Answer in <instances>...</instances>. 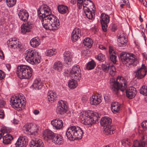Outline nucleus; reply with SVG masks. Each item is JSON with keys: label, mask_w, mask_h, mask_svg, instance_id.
<instances>
[{"label": "nucleus", "mask_w": 147, "mask_h": 147, "mask_svg": "<svg viewBox=\"0 0 147 147\" xmlns=\"http://www.w3.org/2000/svg\"><path fill=\"white\" fill-rule=\"evenodd\" d=\"M116 53L112 54L109 55V59L114 64H116L117 61V57Z\"/></svg>", "instance_id": "obj_47"}, {"label": "nucleus", "mask_w": 147, "mask_h": 147, "mask_svg": "<svg viewBox=\"0 0 147 147\" xmlns=\"http://www.w3.org/2000/svg\"><path fill=\"white\" fill-rule=\"evenodd\" d=\"M135 78L138 80L144 78L147 75V68L145 64H142L141 67L137 69L134 71Z\"/></svg>", "instance_id": "obj_11"}, {"label": "nucleus", "mask_w": 147, "mask_h": 147, "mask_svg": "<svg viewBox=\"0 0 147 147\" xmlns=\"http://www.w3.org/2000/svg\"><path fill=\"white\" fill-rule=\"evenodd\" d=\"M81 30L79 28H75L72 32L71 35V39L73 42L77 41L80 36H81Z\"/></svg>", "instance_id": "obj_23"}, {"label": "nucleus", "mask_w": 147, "mask_h": 147, "mask_svg": "<svg viewBox=\"0 0 147 147\" xmlns=\"http://www.w3.org/2000/svg\"><path fill=\"white\" fill-rule=\"evenodd\" d=\"M28 144L26 136H22L19 137L15 144L16 147H26Z\"/></svg>", "instance_id": "obj_15"}, {"label": "nucleus", "mask_w": 147, "mask_h": 147, "mask_svg": "<svg viewBox=\"0 0 147 147\" xmlns=\"http://www.w3.org/2000/svg\"><path fill=\"white\" fill-rule=\"evenodd\" d=\"M37 13L39 18L41 20L42 25L44 22L47 21V20L53 15L51 14V10L50 7L45 4L40 6L37 10Z\"/></svg>", "instance_id": "obj_4"}, {"label": "nucleus", "mask_w": 147, "mask_h": 147, "mask_svg": "<svg viewBox=\"0 0 147 147\" xmlns=\"http://www.w3.org/2000/svg\"><path fill=\"white\" fill-rule=\"evenodd\" d=\"M121 105L118 102H114L111 103V108L112 111L114 113H119L121 110Z\"/></svg>", "instance_id": "obj_22"}, {"label": "nucleus", "mask_w": 147, "mask_h": 147, "mask_svg": "<svg viewBox=\"0 0 147 147\" xmlns=\"http://www.w3.org/2000/svg\"><path fill=\"white\" fill-rule=\"evenodd\" d=\"M141 126L144 131H147V120L142 122L141 123Z\"/></svg>", "instance_id": "obj_50"}, {"label": "nucleus", "mask_w": 147, "mask_h": 147, "mask_svg": "<svg viewBox=\"0 0 147 147\" xmlns=\"http://www.w3.org/2000/svg\"><path fill=\"white\" fill-rule=\"evenodd\" d=\"M96 65L95 62L93 60L89 62L86 65V68L88 70L93 69Z\"/></svg>", "instance_id": "obj_41"}, {"label": "nucleus", "mask_w": 147, "mask_h": 147, "mask_svg": "<svg viewBox=\"0 0 147 147\" xmlns=\"http://www.w3.org/2000/svg\"><path fill=\"white\" fill-rule=\"evenodd\" d=\"M57 9L59 13L61 14H65L69 13L68 7L64 5H59L57 6Z\"/></svg>", "instance_id": "obj_31"}, {"label": "nucleus", "mask_w": 147, "mask_h": 147, "mask_svg": "<svg viewBox=\"0 0 147 147\" xmlns=\"http://www.w3.org/2000/svg\"><path fill=\"white\" fill-rule=\"evenodd\" d=\"M30 147H44V145L41 140L34 139L30 142Z\"/></svg>", "instance_id": "obj_21"}, {"label": "nucleus", "mask_w": 147, "mask_h": 147, "mask_svg": "<svg viewBox=\"0 0 147 147\" xmlns=\"http://www.w3.org/2000/svg\"><path fill=\"white\" fill-rule=\"evenodd\" d=\"M116 52L113 49L112 47H109V55L116 53Z\"/></svg>", "instance_id": "obj_60"}, {"label": "nucleus", "mask_w": 147, "mask_h": 147, "mask_svg": "<svg viewBox=\"0 0 147 147\" xmlns=\"http://www.w3.org/2000/svg\"><path fill=\"white\" fill-rule=\"evenodd\" d=\"M5 76V74L2 70H0V80L4 79Z\"/></svg>", "instance_id": "obj_52"}, {"label": "nucleus", "mask_w": 147, "mask_h": 147, "mask_svg": "<svg viewBox=\"0 0 147 147\" xmlns=\"http://www.w3.org/2000/svg\"><path fill=\"white\" fill-rule=\"evenodd\" d=\"M70 76L76 80H80L81 76V71L79 65H75L69 73Z\"/></svg>", "instance_id": "obj_12"}, {"label": "nucleus", "mask_w": 147, "mask_h": 147, "mask_svg": "<svg viewBox=\"0 0 147 147\" xmlns=\"http://www.w3.org/2000/svg\"><path fill=\"white\" fill-rule=\"evenodd\" d=\"M125 34L123 32H121L119 33V36H118V39L121 38H127L125 36Z\"/></svg>", "instance_id": "obj_56"}, {"label": "nucleus", "mask_w": 147, "mask_h": 147, "mask_svg": "<svg viewBox=\"0 0 147 147\" xmlns=\"http://www.w3.org/2000/svg\"><path fill=\"white\" fill-rule=\"evenodd\" d=\"M47 94L48 100L51 103L55 101L57 99V97L55 92L50 91L48 92Z\"/></svg>", "instance_id": "obj_28"}, {"label": "nucleus", "mask_w": 147, "mask_h": 147, "mask_svg": "<svg viewBox=\"0 0 147 147\" xmlns=\"http://www.w3.org/2000/svg\"><path fill=\"white\" fill-rule=\"evenodd\" d=\"M7 3V5L9 7L13 6L16 4V0H3Z\"/></svg>", "instance_id": "obj_46"}, {"label": "nucleus", "mask_w": 147, "mask_h": 147, "mask_svg": "<svg viewBox=\"0 0 147 147\" xmlns=\"http://www.w3.org/2000/svg\"><path fill=\"white\" fill-rule=\"evenodd\" d=\"M15 48L16 49H19L20 50H22L23 47L22 45L19 42L18 43Z\"/></svg>", "instance_id": "obj_62"}, {"label": "nucleus", "mask_w": 147, "mask_h": 147, "mask_svg": "<svg viewBox=\"0 0 147 147\" xmlns=\"http://www.w3.org/2000/svg\"><path fill=\"white\" fill-rule=\"evenodd\" d=\"M18 16L20 19L24 22H28L29 15L27 11L25 9H22L18 13Z\"/></svg>", "instance_id": "obj_16"}, {"label": "nucleus", "mask_w": 147, "mask_h": 147, "mask_svg": "<svg viewBox=\"0 0 147 147\" xmlns=\"http://www.w3.org/2000/svg\"><path fill=\"white\" fill-rule=\"evenodd\" d=\"M55 134L51 130L46 129L43 132L42 136L44 140L47 141L52 140Z\"/></svg>", "instance_id": "obj_19"}, {"label": "nucleus", "mask_w": 147, "mask_h": 147, "mask_svg": "<svg viewBox=\"0 0 147 147\" xmlns=\"http://www.w3.org/2000/svg\"><path fill=\"white\" fill-rule=\"evenodd\" d=\"M145 139V136H143L140 140L134 141L132 147H144L145 145L147 144V136H146V139L144 140Z\"/></svg>", "instance_id": "obj_17"}, {"label": "nucleus", "mask_w": 147, "mask_h": 147, "mask_svg": "<svg viewBox=\"0 0 147 147\" xmlns=\"http://www.w3.org/2000/svg\"><path fill=\"white\" fill-rule=\"evenodd\" d=\"M47 21L44 22L43 27L46 30H57L60 25V21L54 15H52L51 17L47 20Z\"/></svg>", "instance_id": "obj_5"}, {"label": "nucleus", "mask_w": 147, "mask_h": 147, "mask_svg": "<svg viewBox=\"0 0 147 147\" xmlns=\"http://www.w3.org/2000/svg\"><path fill=\"white\" fill-rule=\"evenodd\" d=\"M18 97L16 96H12L10 100V102L11 104V106L13 107H15L18 110H21L22 108H24L26 103L24 102V100L21 98Z\"/></svg>", "instance_id": "obj_8"}, {"label": "nucleus", "mask_w": 147, "mask_h": 147, "mask_svg": "<svg viewBox=\"0 0 147 147\" xmlns=\"http://www.w3.org/2000/svg\"><path fill=\"white\" fill-rule=\"evenodd\" d=\"M72 78L71 80H69L68 85L70 89H73L75 88L77 86V82L79 81L80 80H76L74 79V78Z\"/></svg>", "instance_id": "obj_37"}, {"label": "nucleus", "mask_w": 147, "mask_h": 147, "mask_svg": "<svg viewBox=\"0 0 147 147\" xmlns=\"http://www.w3.org/2000/svg\"><path fill=\"white\" fill-rule=\"evenodd\" d=\"M116 127L114 125H110L106 126L104 128V134L106 135H111L115 132Z\"/></svg>", "instance_id": "obj_20"}, {"label": "nucleus", "mask_w": 147, "mask_h": 147, "mask_svg": "<svg viewBox=\"0 0 147 147\" xmlns=\"http://www.w3.org/2000/svg\"><path fill=\"white\" fill-rule=\"evenodd\" d=\"M111 119L108 117H104L101 118L100 121V124L102 126L105 128L106 126L110 125L112 123Z\"/></svg>", "instance_id": "obj_26"}, {"label": "nucleus", "mask_w": 147, "mask_h": 147, "mask_svg": "<svg viewBox=\"0 0 147 147\" xmlns=\"http://www.w3.org/2000/svg\"><path fill=\"white\" fill-rule=\"evenodd\" d=\"M88 6H89L90 9H91L93 11V12H94V13L95 12V7H94L95 5L94 3H93L92 4H90L89 5H88Z\"/></svg>", "instance_id": "obj_53"}, {"label": "nucleus", "mask_w": 147, "mask_h": 147, "mask_svg": "<svg viewBox=\"0 0 147 147\" xmlns=\"http://www.w3.org/2000/svg\"><path fill=\"white\" fill-rule=\"evenodd\" d=\"M13 139L11 135L7 134L3 137V143L5 144H8L10 143L11 141Z\"/></svg>", "instance_id": "obj_36"}, {"label": "nucleus", "mask_w": 147, "mask_h": 147, "mask_svg": "<svg viewBox=\"0 0 147 147\" xmlns=\"http://www.w3.org/2000/svg\"><path fill=\"white\" fill-rule=\"evenodd\" d=\"M18 42H19V41L18 40L17 38H10L7 41V44L8 47L10 45L11 48H13V47L15 48L16 45Z\"/></svg>", "instance_id": "obj_35"}, {"label": "nucleus", "mask_w": 147, "mask_h": 147, "mask_svg": "<svg viewBox=\"0 0 147 147\" xmlns=\"http://www.w3.org/2000/svg\"><path fill=\"white\" fill-rule=\"evenodd\" d=\"M33 27V25L29 21L24 23L20 27V32L24 34L30 32Z\"/></svg>", "instance_id": "obj_14"}, {"label": "nucleus", "mask_w": 147, "mask_h": 147, "mask_svg": "<svg viewBox=\"0 0 147 147\" xmlns=\"http://www.w3.org/2000/svg\"><path fill=\"white\" fill-rule=\"evenodd\" d=\"M123 142L124 143H125V144H127L129 145H130L131 144L130 142V140H129L128 138H126L124 139L123 140Z\"/></svg>", "instance_id": "obj_63"}, {"label": "nucleus", "mask_w": 147, "mask_h": 147, "mask_svg": "<svg viewBox=\"0 0 147 147\" xmlns=\"http://www.w3.org/2000/svg\"><path fill=\"white\" fill-rule=\"evenodd\" d=\"M127 56L129 58V59H131L130 60L133 64V66H136L139 62L136 56L133 53H127Z\"/></svg>", "instance_id": "obj_32"}, {"label": "nucleus", "mask_w": 147, "mask_h": 147, "mask_svg": "<svg viewBox=\"0 0 147 147\" xmlns=\"http://www.w3.org/2000/svg\"><path fill=\"white\" fill-rule=\"evenodd\" d=\"M43 86L42 83L40 81L36 79L34 81L32 86L35 90H38L40 89Z\"/></svg>", "instance_id": "obj_34"}, {"label": "nucleus", "mask_w": 147, "mask_h": 147, "mask_svg": "<svg viewBox=\"0 0 147 147\" xmlns=\"http://www.w3.org/2000/svg\"><path fill=\"white\" fill-rule=\"evenodd\" d=\"M67 102L61 100L58 102L56 112L58 114L63 115L67 112Z\"/></svg>", "instance_id": "obj_10"}, {"label": "nucleus", "mask_w": 147, "mask_h": 147, "mask_svg": "<svg viewBox=\"0 0 147 147\" xmlns=\"http://www.w3.org/2000/svg\"><path fill=\"white\" fill-rule=\"evenodd\" d=\"M83 134V130L77 126H71L68 128L66 132L67 138L69 140L72 141L81 139Z\"/></svg>", "instance_id": "obj_2"}, {"label": "nucleus", "mask_w": 147, "mask_h": 147, "mask_svg": "<svg viewBox=\"0 0 147 147\" xmlns=\"http://www.w3.org/2000/svg\"><path fill=\"white\" fill-rule=\"evenodd\" d=\"M100 24L102 31L105 32H107V28L108 27V24H103L102 23H100Z\"/></svg>", "instance_id": "obj_51"}, {"label": "nucleus", "mask_w": 147, "mask_h": 147, "mask_svg": "<svg viewBox=\"0 0 147 147\" xmlns=\"http://www.w3.org/2000/svg\"><path fill=\"white\" fill-rule=\"evenodd\" d=\"M110 21V17L105 13H102L100 15V23L108 24Z\"/></svg>", "instance_id": "obj_33"}, {"label": "nucleus", "mask_w": 147, "mask_h": 147, "mask_svg": "<svg viewBox=\"0 0 147 147\" xmlns=\"http://www.w3.org/2000/svg\"><path fill=\"white\" fill-rule=\"evenodd\" d=\"M109 64L105 62L101 65V69L105 73H107L109 69Z\"/></svg>", "instance_id": "obj_43"}, {"label": "nucleus", "mask_w": 147, "mask_h": 147, "mask_svg": "<svg viewBox=\"0 0 147 147\" xmlns=\"http://www.w3.org/2000/svg\"><path fill=\"white\" fill-rule=\"evenodd\" d=\"M83 44L88 48H91L93 44V41L92 39L89 37L86 38L84 40Z\"/></svg>", "instance_id": "obj_39"}, {"label": "nucleus", "mask_w": 147, "mask_h": 147, "mask_svg": "<svg viewBox=\"0 0 147 147\" xmlns=\"http://www.w3.org/2000/svg\"><path fill=\"white\" fill-rule=\"evenodd\" d=\"M82 5H83V1H77V5L78 9H80L82 8Z\"/></svg>", "instance_id": "obj_61"}, {"label": "nucleus", "mask_w": 147, "mask_h": 147, "mask_svg": "<svg viewBox=\"0 0 147 147\" xmlns=\"http://www.w3.org/2000/svg\"><path fill=\"white\" fill-rule=\"evenodd\" d=\"M51 124L53 126L57 129H61L63 126V122L62 121L59 119H55L51 121Z\"/></svg>", "instance_id": "obj_27"}, {"label": "nucleus", "mask_w": 147, "mask_h": 147, "mask_svg": "<svg viewBox=\"0 0 147 147\" xmlns=\"http://www.w3.org/2000/svg\"><path fill=\"white\" fill-rule=\"evenodd\" d=\"M52 140L55 144L59 145L62 144L64 142L63 136L59 134L56 133L55 134Z\"/></svg>", "instance_id": "obj_18"}, {"label": "nucleus", "mask_w": 147, "mask_h": 147, "mask_svg": "<svg viewBox=\"0 0 147 147\" xmlns=\"http://www.w3.org/2000/svg\"><path fill=\"white\" fill-rule=\"evenodd\" d=\"M88 1V0H84V1H83V7L84 6L85 7H88V8H89V6H88L89 3Z\"/></svg>", "instance_id": "obj_54"}, {"label": "nucleus", "mask_w": 147, "mask_h": 147, "mask_svg": "<svg viewBox=\"0 0 147 147\" xmlns=\"http://www.w3.org/2000/svg\"><path fill=\"white\" fill-rule=\"evenodd\" d=\"M95 57L97 59L101 62L104 61L106 59L105 55L102 53H100L97 55H96Z\"/></svg>", "instance_id": "obj_45"}, {"label": "nucleus", "mask_w": 147, "mask_h": 147, "mask_svg": "<svg viewBox=\"0 0 147 147\" xmlns=\"http://www.w3.org/2000/svg\"><path fill=\"white\" fill-rule=\"evenodd\" d=\"M83 118L84 124L91 126L98 121V118L100 117L98 113L89 111L85 113Z\"/></svg>", "instance_id": "obj_7"}, {"label": "nucleus", "mask_w": 147, "mask_h": 147, "mask_svg": "<svg viewBox=\"0 0 147 147\" xmlns=\"http://www.w3.org/2000/svg\"><path fill=\"white\" fill-rule=\"evenodd\" d=\"M7 130L4 128H1L0 130V134H1L2 136H3L5 134L7 133Z\"/></svg>", "instance_id": "obj_59"}, {"label": "nucleus", "mask_w": 147, "mask_h": 147, "mask_svg": "<svg viewBox=\"0 0 147 147\" xmlns=\"http://www.w3.org/2000/svg\"><path fill=\"white\" fill-rule=\"evenodd\" d=\"M6 102L3 99L1 98H0V108H3L6 105Z\"/></svg>", "instance_id": "obj_49"}, {"label": "nucleus", "mask_w": 147, "mask_h": 147, "mask_svg": "<svg viewBox=\"0 0 147 147\" xmlns=\"http://www.w3.org/2000/svg\"><path fill=\"white\" fill-rule=\"evenodd\" d=\"M84 11L85 14L86 16L89 19H92L93 18V16L94 15V12H92V10L90 9V8L83 7Z\"/></svg>", "instance_id": "obj_29"}, {"label": "nucleus", "mask_w": 147, "mask_h": 147, "mask_svg": "<svg viewBox=\"0 0 147 147\" xmlns=\"http://www.w3.org/2000/svg\"><path fill=\"white\" fill-rule=\"evenodd\" d=\"M64 62L69 65L72 61V56L71 52L69 51H66L63 54Z\"/></svg>", "instance_id": "obj_25"}, {"label": "nucleus", "mask_w": 147, "mask_h": 147, "mask_svg": "<svg viewBox=\"0 0 147 147\" xmlns=\"http://www.w3.org/2000/svg\"><path fill=\"white\" fill-rule=\"evenodd\" d=\"M88 100V98L87 96L86 95L83 96L81 98L82 101L84 103H86Z\"/></svg>", "instance_id": "obj_55"}, {"label": "nucleus", "mask_w": 147, "mask_h": 147, "mask_svg": "<svg viewBox=\"0 0 147 147\" xmlns=\"http://www.w3.org/2000/svg\"><path fill=\"white\" fill-rule=\"evenodd\" d=\"M109 73L111 75L113 76L115 74V73L116 72L115 67L112 65L111 66H109Z\"/></svg>", "instance_id": "obj_48"}, {"label": "nucleus", "mask_w": 147, "mask_h": 147, "mask_svg": "<svg viewBox=\"0 0 147 147\" xmlns=\"http://www.w3.org/2000/svg\"><path fill=\"white\" fill-rule=\"evenodd\" d=\"M140 92L141 94L146 96L145 98V101L147 102V86H143L140 89Z\"/></svg>", "instance_id": "obj_40"}, {"label": "nucleus", "mask_w": 147, "mask_h": 147, "mask_svg": "<svg viewBox=\"0 0 147 147\" xmlns=\"http://www.w3.org/2000/svg\"><path fill=\"white\" fill-rule=\"evenodd\" d=\"M5 116L4 110L3 109H0V118L3 119Z\"/></svg>", "instance_id": "obj_58"}, {"label": "nucleus", "mask_w": 147, "mask_h": 147, "mask_svg": "<svg viewBox=\"0 0 147 147\" xmlns=\"http://www.w3.org/2000/svg\"><path fill=\"white\" fill-rule=\"evenodd\" d=\"M63 64L60 61H57L55 62L53 66V68L59 72L62 71L63 69Z\"/></svg>", "instance_id": "obj_38"}, {"label": "nucleus", "mask_w": 147, "mask_h": 147, "mask_svg": "<svg viewBox=\"0 0 147 147\" xmlns=\"http://www.w3.org/2000/svg\"><path fill=\"white\" fill-rule=\"evenodd\" d=\"M120 61L124 65H125L128 67H131L133 66V64L127 56V53L125 52H122L120 54L119 57Z\"/></svg>", "instance_id": "obj_13"}, {"label": "nucleus", "mask_w": 147, "mask_h": 147, "mask_svg": "<svg viewBox=\"0 0 147 147\" xmlns=\"http://www.w3.org/2000/svg\"><path fill=\"white\" fill-rule=\"evenodd\" d=\"M25 59L30 63L34 65L40 62V57L38 53L35 50L29 49L25 53Z\"/></svg>", "instance_id": "obj_6"}, {"label": "nucleus", "mask_w": 147, "mask_h": 147, "mask_svg": "<svg viewBox=\"0 0 147 147\" xmlns=\"http://www.w3.org/2000/svg\"><path fill=\"white\" fill-rule=\"evenodd\" d=\"M57 53L55 49H50L47 50L45 53V54L47 56L51 57L55 55Z\"/></svg>", "instance_id": "obj_44"}, {"label": "nucleus", "mask_w": 147, "mask_h": 147, "mask_svg": "<svg viewBox=\"0 0 147 147\" xmlns=\"http://www.w3.org/2000/svg\"><path fill=\"white\" fill-rule=\"evenodd\" d=\"M40 44V40L38 37H36L31 39L30 42V45L33 47H38Z\"/></svg>", "instance_id": "obj_30"}, {"label": "nucleus", "mask_w": 147, "mask_h": 147, "mask_svg": "<svg viewBox=\"0 0 147 147\" xmlns=\"http://www.w3.org/2000/svg\"><path fill=\"white\" fill-rule=\"evenodd\" d=\"M23 130L24 133L30 135H36L39 131L37 126L32 123L26 124L24 126Z\"/></svg>", "instance_id": "obj_9"}, {"label": "nucleus", "mask_w": 147, "mask_h": 147, "mask_svg": "<svg viewBox=\"0 0 147 147\" xmlns=\"http://www.w3.org/2000/svg\"><path fill=\"white\" fill-rule=\"evenodd\" d=\"M142 55L143 56L144 58L146 60H147V53H142Z\"/></svg>", "instance_id": "obj_64"}, {"label": "nucleus", "mask_w": 147, "mask_h": 147, "mask_svg": "<svg viewBox=\"0 0 147 147\" xmlns=\"http://www.w3.org/2000/svg\"><path fill=\"white\" fill-rule=\"evenodd\" d=\"M101 98V96L98 95H93L90 98V104L94 105H98L102 101Z\"/></svg>", "instance_id": "obj_24"}, {"label": "nucleus", "mask_w": 147, "mask_h": 147, "mask_svg": "<svg viewBox=\"0 0 147 147\" xmlns=\"http://www.w3.org/2000/svg\"><path fill=\"white\" fill-rule=\"evenodd\" d=\"M119 42H118V45L121 47H125L127 45V38H121V39H119Z\"/></svg>", "instance_id": "obj_42"}, {"label": "nucleus", "mask_w": 147, "mask_h": 147, "mask_svg": "<svg viewBox=\"0 0 147 147\" xmlns=\"http://www.w3.org/2000/svg\"><path fill=\"white\" fill-rule=\"evenodd\" d=\"M104 98L106 102H108L111 101L110 96L109 95H105L104 96Z\"/></svg>", "instance_id": "obj_57"}, {"label": "nucleus", "mask_w": 147, "mask_h": 147, "mask_svg": "<svg viewBox=\"0 0 147 147\" xmlns=\"http://www.w3.org/2000/svg\"><path fill=\"white\" fill-rule=\"evenodd\" d=\"M112 89L114 93L117 94L119 90L123 92L125 90L126 96L129 99L134 98L137 94V90L133 86L130 87L127 89V81L123 77H118L116 81H112Z\"/></svg>", "instance_id": "obj_1"}, {"label": "nucleus", "mask_w": 147, "mask_h": 147, "mask_svg": "<svg viewBox=\"0 0 147 147\" xmlns=\"http://www.w3.org/2000/svg\"><path fill=\"white\" fill-rule=\"evenodd\" d=\"M33 70L29 66L24 65H18L16 70V74L21 79H30L32 75Z\"/></svg>", "instance_id": "obj_3"}]
</instances>
